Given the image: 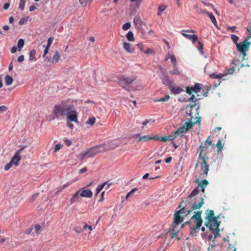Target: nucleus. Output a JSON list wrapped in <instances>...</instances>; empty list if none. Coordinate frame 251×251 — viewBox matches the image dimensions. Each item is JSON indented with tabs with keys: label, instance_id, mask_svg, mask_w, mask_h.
Returning <instances> with one entry per match:
<instances>
[{
	"label": "nucleus",
	"instance_id": "obj_58",
	"mask_svg": "<svg viewBox=\"0 0 251 251\" xmlns=\"http://www.w3.org/2000/svg\"><path fill=\"white\" fill-rule=\"evenodd\" d=\"M197 100L196 99L195 96L194 95H192L191 97L188 99V101H196Z\"/></svg>",
	"mask_w": 251,
	"mask_h": 251
},
{
	"label": "nucleus",
	"instance_id": "obj_17",
	"mask_svg": "<svg viewBox=\"0 0 251 251\" xmlns=\"http://www.w3.org/2000/svg\"><path fill=\"white\" fill-rule=\"evenodd\" d=\"M124 48L127 52L132 53L134 51V48L132 45L126 42L124 43Z\"/></svg>",
	"mask_w": 251,
	"mask_h": 251
},
{
	"label": "nucleus",
	"instance_id": "obj_8",
	"mask_svg": "<svg viewBox=\"0 0 251 251\" xmlns=\"http://www.w3.org/2000/svg\"><path fill=\"white\" fill-rule=\"evenodd\" d=\"M196 106V104L194 105H192L190 106L191 109L190 111L188 110L186 112V114L188 115L189 116H190V119H188L189 122H185L183 125L185 126L186 129L188 130V131L191 129L193 126L195 124H200L201 123V118L199 116H197L196 117V119H197L196 121H192L191 120L193 118V117L192 116V113L191 112L192 109L193 108Z\"/></svg>",
	"mask_w": 251,
	"mask_h": 251
},
{
	"label": "nucleus",
	"instance_id": "obj_4",
	"mask_svg": "<svg viewBox=\"0 0 251 251\" xmlns=\"http://www.w3.org/2000/svg\"><path fill=\"white\" fill-rule=\"evenodd\" d=\"M201 211L195 212L194 215L191 218L190 220L184 223V225L189 226L191 228L190 233L193 236L199 231L200 227L201 226L202 223V220L201 218Z\"/></svg>",
	"mask_w": 251,
	"mask_h": 251
},
{
	"label": "nucleus",
	"instance_id": "obj_60",
	"mask_svg": "<svg viewBox=\"0 0 251 251\" xmlns=\"http://www.w3.org/2000/svg\"><path fill=\"white\" fill-rule=\"evenodd\" d=\"M235 69L234 67L230 68L228 69L227 73L229 74H232L234 72Z\"/></svg>",
	"mask_w": 251,
	"mask_h": 251
},
{
	"label": "nucleus",
	"instance_id": "obj_13",
	"mask_svg": "<svg viewBox=\"0 0 251 251\" xmlns=\"http://www.w3.org/2000/svg\"><path fill=\"white\" fill-rule=\"evenodd\" d=\"M181 33L184 37H185L186 39L192 41L193 43H195L198 40V36L196 35L186 34L185 33V32H181Z\"/></svg>",
	"mask_w": 251,
	"mask_h": 251
},
{
	"label": "nucleus",
	"instance_id": "obj_35",
	"mask_svg": "<svg viewBox=\"0 0 251 251\" xmlns=\"http://www.w3.org/2000/svg\"><path fill=\"white\" fill-rule=\"evenodd\" d=\"M198 45L197 46L198 50L201 52V54H203L204 52L203 51V44H202L201 42L200 41H199L198 42Z\"/></svg>",
	"mask_w": 251,
	"mask_h": 251
},
{
	"label": "nucleus",
	"instance_id": "obj_28",
	"mask_svg": "<svg viewBox=\"0 0 251 251\" xmlns=\"http://www.w3.org/2000/svg\"><path fill=\"white\" fill-rule=\"evenodd\" d=\"M126 38L129 41H133L134 37L133 32L131 31H128L126 34Z\"/></svg>",
	"mask_w": 251,
	"mask_h": 251
},
{
	"label": "nucleus",
	"instance_id": "obj_61",
	"mask_svg": "<svg viewBox=\"0 0 251 251\" xmlns=\"http://www.w3.org/2000/svg\"><path fill=\"white\" fill-rule=\"evenodd\" d=\"M10 6V3L9 2L5 3L3 6V9L4 10H7Z\"/></svg>",
	"mask_w": 251,
	"mask_h": 251
},
{
	"label": "nucleus",
	"instance_id": "obj_63",
	"mask_svg": "<svg viewBox=\"0 0 251 251\" xmlns=\"http://www.w3.org/2000/svg\"><path fill=\"white\" fill-rule=\"evenodd\" d=\"M104 192H102L101 193V195H100V198L99 200V202H101L103 201V197H104Z\"/></svg>",
	"mask_w": 251,
	"mask_h": 251
},
{
	"label": "nucleus",
	"instance_id": "obj_54",
	"mask_svg": "<svg viewBox=\"0 0 251 251\" xmlns=\"http://www.w3.org/2000/svg\"><path fill=\"white\" fill-rule=\"evenodd\" d=\"M7 109V107L4 105L0 106V113L6 111Z\"/></svg>",
	"mask_w": 251,
	"mask_h": 251
},
{
	"label": "nucleus",
	"instance_id": "obj_33",
	"mask_svg": "<svg viewBox=\"0 0 251 251\" xmlns=\"http://www.w3.org/2000/svg\"><path fill=\"white\" fill-rule=\"evenodd\" d=\"M151 139V136H150L148 135H144L142 137H139V138L137 139L138 142L141 141L142 139H143L145 141H148Z\"/></svg>",
	"mask_w": 251,
	"mask_h": 251
},
{
	"label": "nucleus",
	"instance_id": "obj_22",
	"mask_svg": "<svg viewBox=\"0 0 251 251\" xmlns=\"http://www.w3.org/2000/svg\"><path fill=\"white\" fill-rule=\"evenodd\" d=\"M205 14L207 15V16L210 19L212 23L215 26H217V21H216V19L215 16L212 14V13L209 12L208 11H206L205 12Z\"/></svg>",
	"mask_w": 251,
	"mask_h": 251
},
{
	"label": "nucleus",
	"instance_id": "obj_14",
	"mask_svg": "<svg viewBox=\"0 0 251 251\" xmlns=\"http://www.w3.org/2000/svg\"><path fill=\"white\" fill-rule=\"evenodd\" d=\"M187 131H188V130L186 129L185 126L183 125L182 126L178 128L177 130L175 132L174 137H176L177 135L181 136L183 135L184 133Z\"/></svg>",
	"mask_w": 251,
	"mask_h": 251
},
{
	"label": "nucleus",
	"instance_id": "obj_42",
	"mask_svg": "<svg viewBox=\"0 0 251 251\" xmlns=\"http://www.w3.org/2000/svg\"><path fill=\"white\" fill-rule=\"evenodd\" d=\"M53 37H50L48 38V43H47V45H46V47H47V48H49L50 47V46L52 41H53Z\"/></svg>",
	"mask_w": 251,
	"mask_h": 251
},
{
	"label": "nucleus",
	"instance_id": "obj_29",
	"mask_svg": "<svg viewBox=\"0 0 251 251\" xmlns=\"http://www.w3.org/2000/svg\"><path fill=\"white\" fill-rule=\"evenodd\" d=\"M25 44L24 40L23 39H20L18 41V49L19 51H21L23 48Z\"/></svg>",
	"mask_w": 251,
	"mask_h": 251
},
{
	"label": "nucleus",
	"instance_id": "obj_10",
	"mask_svg": "<svg viewBox=\"0 0 251 251\" xmlns=\"http://www.w3.org/2000/svg\"><path fill=\"white\" fill-rule=\"evenodd\" d=\"M159 78L162 80V83L168 86V88L171 87L174 84L173 80L170 78L167 73L163 75H160Z\"/></svg>",
	"mask_w": 251,
	"mask_h": 251
},
{
	"label": "nucleus",
	"instance_id": "obj_21",
	"mask_svg": "<svg viewBox=\"0 0 251 251\" xmlns=\"http://www.w3.org/2000/svg\"><path fill=\"white\" fill-rule=\"evenodd\" d=\"M208 184V181L206 179H203L201 181L198 182V186L201 188V191L203 193L204 192V188Z\"/></svg>",
	"mask_w": 251,
	"mask_h": 251
},
{
	"label": "nucleus",
	"instance_id": "obj_55",
	"mask_svg": "<svg viewBox=\"0 0 251 251\" xmlns=\"http://www.w3.org/2000/svg\"><path fill=\"white\" fill-rule=\"evenodd\" d=\"M166 8V7L165 5H160L158 7V10L162 12L165 10Z\"/></svg>",
	"mask_w": 251,
	"mask_h": 251
},
{
	"label": "nucleus",
	"instance_id": "obj_39",
	"mask_svg": "<svg viewBox=\"0 0 251 251\" xmlns=\"http://www.w3.org/2000/svg\"><path fill=\"white\" fill-rule=\"evenodd\" d=\"M25 0H20L19 3V8L21 11H23L24 9L25 5Z\"/></svg>",
	"mask_w": 251,
	"mask_h": 251
},
{
	"label": "nucleus",
	"instance_id": "obj_46",
	"mask_svg": "<svg viewBox=\"0 0 251 251\" xmlns=\"http://www.w3.org/2000/svg\"><path fill=\"white\" fill-rule=\"evenodd\" d=\"M27 21V18H22L20 20V21L19 22V24L20 25H23Z\"/></svg>",
	"mask_w": 251,
	"mask_h": 251
},
{
	"label": "nucleus",
	"instance_id": "obj_7",
	"mask_svg": "<svg viewBox=\"0 0 251 251\" xmlns=\"http://www.w3.org/2000/svg\"><path fill=\"white\" fill-rule=\"evenodd\" d=\"M103 151H104L103 146L100 145L90 149L87 151L81 153L80 155L82 158H84L86 156L91 157Z\"/></svg>",
	"mask_w": 251,
	"mask_h": 251
},
{
	"label": "nucleus",
	"instance_id": "obj_1",
	"mask_svg": "<svg viewBox=\"0 0 251 251\" xmlns=\"http://www.w3.org/2000/svg\"><path fill=\"white\" fill-rule=\"evenodd\" d=\"M66 116L67 121L78 123L77 112L74 105L66 101H62L60 103L54 105L52 117V120L56 119L61 120Z\"/></svg>",
	"mask_w": 251,
	"mask_h": 251
},
{
	"label": "nucleus",
	"instance_id": "obj_52",
	"mask_svg": "<svg viewBox=\"0 0 251 251\" xmlns=\"http://www.w3.org/2000/svg\"><path fill=\"white\" fill-rule=\"evenodd\" d=\"M159 71H160V72L161 73L160 75H163V74H164L166 73V69H164L161 66H159Z\"/></svg>",
	"mask_w": 251,
	"mask_h": 251
},
{
	"label": "nucleus",
	"instance_id": "obj_30",
	"mask_svg": "<svg viewBox=\"0 0 251 251\" xmlns=\"http://www.w3.org/2000/svg\"><path fill=\"white\" fill-rule=\"evenodd\" d=\"M138 190L137 187H134L131 191H130L126 196V199L128 200V199Z\"/></svg>",
	"mask_w": 251,
	"mask_h": 251
},
{
	"label": "nucleus",
	"instance_id": "obj_27",
	"mask_svg": "<svg viewBox=\"0 0 251 251\" xmlns=\"http://www.w3.org/2000/svg\"><path fill=\"white\" fill-rule=\"evenodd\" d=\"M170 74L172 75H178L180 74L176 66H174V69L170 71Z\"/></svg>",
	"mask_w": 251,
	"mask_h": 251
},
{
	"label": "nucleus",
	"instance_id": "obj_45",
	"mask_svg": "<svg viewBox=\"0 0 251 251\" xmlns=\"http://www.w3.org/2000/svg\"><path fill=\"white\" fill-rule=\"evenodd\" d=\"M170 99V96L169 95H166L165 97L159 99L157 101H166Z\"/></svg>",
	"mask_w": 251,
	"mask_h": 251
},
{
	"label": "nucleus",
	"instance_id": "obj_56",
	"mask_svg": "<svg viewBox=\"0 0 251 251\" xmlns=\"http://www.w3.org/2000/svg\"><path fill=\"white\" fill-rule=\"evenodd\" d=\"M24 55H21L20 56H19L18 58V59H17V61L18 62H22L24 61Z\"/></svg>",
	"mask_w": 251,
	"mask_h": 251
},
{
	"label": "nucleus",
	"instance_id": "obj_26",
	"mask_svg": "<svg viewBox=\"0 0 251 251\" xmlns=\"http://www.w3.org/2000/svg\"><path fill=\"white\" fill-rule=\"evenodd\" d=\"M93 0H79L80 4L82 6H85L87 4H90Z\"/></svg>",
	"mask_w": 251,
	"mask_h": 251
},
{
	"label": "nucleus",
	"instance_id": "obj_12",
	"mask_svg": "<svg viewBox=\"0 0 251 251\" xmlns=\"http://www.w3.org/2000/svg\"><path fill=\"white\" fill-rule=\"evenodd\" d=\"M169 88L171 92L174 95L179 94L184 91V90L182 88L179 86H174L173 85Z\"/></svg>",
	"mask_w": 251,
	"mask_h": 251
},
{
	"label": "nucleus",
	"instance_id": "obj_38",
	"mask_svg": "<svg viewBox=\"0 0 251 251\" xmlns=\"http://www.w3.org/2000/svg\"><path fill=\"white\" fill-rule=\"evenodd\" d=\"M201 2L204 5L207 6H210L212 8V9H213L214 10H215L214 7V5L212 3L208 2L206 0H201Z\"/></svg>",
	"mask_w": 251,
	"mask_h": 251
},
{
	"label": "nucleus",
	"instance_id": "obj_50",
	"mask_svg": "<svg viewBox=\"0 0 251 251\" xmlns=\"http://www.w3.org/2000/svg\"><path fill=\"white\" fill-rule=\"evenodd\" d=\"M216 146L219 149V151H221L223 149V146L222 145V143L220 140H219L218 141V142L217 143Z\"/></svg>",
	"mask_w": 251,
	"mask_h": 251
},
{
	"label": "nucleus",
	"instance_id": "obj_64",
	"mask_svg": "<svg viewBox=\"0 0 251 251\" xmlns=\"http://www.w3.org/2000/svg\"><path fill=\"white\" fill-rule=\"evenodd\" d=\"M144 52H145V53L150 54V53H151L152 52V50H151L149 48H147L146 50L144 51Z\"/></svg>",
	"mask_w": 251,
	"mask_h": 251
},
{
	"label": "nucleus",
	"instance_id": "obj_16",
	"mask_svg": "<svg viewBox=\"0 0 251 251\" xmlns=\"http://www.w3.org/2000/svg\"><path fill=\"white\" fill-rule=\"evenodd\" d=\"M21 156L20 154H18V153H15L14 156L11 158L10 161L12 162L13 164L17 166L19 165V161L21 160Z\"/></svg>",
	"mask_w": 251,
	"mask_h": 251
},
{
	"label": "nucleus",
	"instance_id": "obj_43",
	"mask_svg": "<svg viewBox=\"0 0 251 251\" xmlns=\"http://www.w3.org/2000/svg\"><path fill=\"white\" fill-rule=\"evenodd\" d=\"M12 164V162L10 161V162L5 166L4 170L5 171L9 170L11 168Z\"/></svg>",
	"mask_w": 251,
	"mask_h": 251
},
{
	"label": "nucleus",
	"instance_id": "obj_36",
	"mask_svg": "<svg viewBox=\"0 0 251 251\" xmlns=\"http://www.w3.org/2000/svg\"><path fill=\"white\" fill-rule=\"evenodd\" d=\"M96 121V119L94 117H91L88 119L86 124L87 125H93L94 124Z\"/></svg>",
	"mask_w": 251,
	"mask_h": 251
},
{
	"label": "nucleus",
	"instance_id": "obj_41",
	"mask_svg": "<svg viewBox=\"0 0 251 251\" xmlns=\"http://www.w3.org/2000/svg\"><path fill=\"white\" fill-rule=\"evenodd\" d=\"M131 25L129 22L124 24L122 26L123 30H126L130 27Z\"/></svg>",
	"mask_w": 251,
	"mask_h": 251
},
{
	"label": "nucleus",
	"instance_id": "obj_19",
	"mask_svg": "<svg viewBox=\"0 0 251 251\" xmlns=\"http://www.w3.org/2000/svg\"><path fill=\"white\" fill-rule=\"evenodd\" d=\"M80 190L76 191L70 200V203L72 204L75 202L79 201L80 196Z\"/></svg>",
	"mask_w": 251,
	"mask_h": 251
},
{
	"label": "nucleus",
	"instance_id": "obj_44",
	"mask_svg": "<svg viewBox=\"0 0 251 251\" xmlns=\"http://www.w3.org/2000/svg\"><path fill=\"white\" fill-rule=\"evenodd\" d=\"M203 236L205 237L208 241H211L212 239L213 235L212 234L208 235L207 232L203 234Z\"/></svg>",
	"mask_w": 251,
	"mask_h": 251
},
{
	"label": "nucleus",
	"instance_id": "obj_59",
	"mask_svg": "<svg viewBox=\"0 0 251 251\" xmlns=\"http://www.w3.org/2000/svg\"><path fill=\"white\" fill-rule=\"evenodd\" d=\"M32 230H33L32 227H29L25 231V233L26 234H29L31 232Z\"/></svg>",
	"mask_w": 251,
	"mask_h": 251
},
{
	"label": "nucleus",
	"instance_id": "obj_23",
	"mask_svg": "<svg viewBox=\"0 0 251 251\" xmlns=\"http://www.w3.org/2000/svg\"><path fill=\"white\" fill-rule=\"evenodd\" d=\"M199 192V189L198 187H196L192 191V192L190 193V194L188 197V200L189 199H192V198L194 197L195 196L197 195Z\"/></svg>",
	"mask_w": 251,
	"mask_h": 251
},
{
	"label": "nucleus",
	"instance_id": "obj_5",
	"mask_svg": "<svg viewBox=\"0 0 251 251\" xmlns=\"http://www.w3.org/2000/svg\"><path fill=\"white\" fill-rule=\"evenodd\" d=\"M136 79L134 75H121L117 77L118 84L124 89L130 91V84Z\"/></svg>",
	"mask_w": 251,
	"mask_h": 251
},
{
	"label": "nucleus",
	"instance_id": "obj_49",
	"mask_svg": "<svg viewBox=\"0 0 251 251\" xmlns=\"http://www.w3.org/2000/svg\"><path fill=\"white\" fill-rule=\"evenodd\" d=\"M137 46L138 49L142 52H144V50L143 49L144 46L142 43H139L137 44Z\"/></svg>",
	"mask_w": 251,
	"mask_h": 251
},
{
	"label": "nucleus",
	"instance_id": "obj_11",
	"mask_svg": "<svg viewBox=\"0 0 251 251\" xmlns=\"http://www.w3.org/2000/svg\"><path fill=\"white\" fill-rule=\"evenodd\" d=\"M201 84L196 83L195 84L194 86L187 87L186 92L189 95H191L192 94V92L197 93L198 92L200 91L201 88Z\"/></svg>",
	"mask_w": 251,
	"mask_h": 251
},
{
	"label": "nucleus",
	"instance_id": "obj_51",
	"mask_svg": "<svg viewBox=\"0 0 251 251\" xmlns=\"http://www.w3.org/2000/svg\"><path fill=\"white\" fill-rule=\"evenodd\" d=\"M195 8L197 12L199 14L205 13V12H204L202 9H200L197 5L195 6Z\"/></svg>",
	"mask_w": 251,
	"mask_h": 251
},
{
	"label": "nucleus",
	"instance_id": "obj_47",
	"mask_svg": "<svg viewBox=\"0 0 251 251\" xmlns=\"http://www.w3.org/2000/svg\"><path fill=\"white\" fill-rule=\"evenodd\" d=\"M62 147V145L60 144H56L54 146V152H56L57 151L59 150Z\"/></svg>",
	"mask_w": 251,
	"mask_h": 251
},
{
	"label": "nucleus",
	"instance_id": "obj_37",
	"mask_svg": "<svg viewBox=\"0 0 251 251\" xmlns=\"http://www.w3.org/2000/svg\"><path fill=\"white\" fill-rule=\"evenodd\" d=\"M168 58L171 59V62L174 64V66H176V60L175 55H171L169 57L166 58V60H167Z\"/></svg>",
	"mask_w": 251,
	"mask_h": 251
},
{
	"label": "nucleus",
	"instance_id": "obj_3",
	"mask_svg": "<svg viewBox=\"0 0 251 251\" xmlns=\"http://www.w3.org/2000/svg\"><path fill=\"white\" fill-rule=\"evenodd\" d=\"M205 226L214 235V239L220 236L219 226L220 222H218V217L214 216V211L211 210H206L205 211Z\"/></svg>",
	"mask_w": 251,
	"mask_h": 251
},
{
	"label": "nucleus",
	"instance_id": "obj_32",
	"mask_svg": "<svg viewBox=\"0 0 251 251\" xmlns=\"http://www.w3.org/2000/svg\"><path fill=\"white\" fill-rule=\"evenodd\" d=\"M166 234L167 235L170 236L171 238H173L176 235L177 231L175 229H173L172 231H169L167 232Z\"/></svg>",
	"mask_w": 251,
	"mask_h": 251
},
{
	"label": "nucleus",
	"instance_id": "obj_9",
	"mask_svg": "<svg viewBox=\"0 0 251 251\" xmlns=\"http://www.w3.org/2000/svg\"><path fill=\"white\" fill-rule=\"evenodd\" d=\"M251 45V42L249 41V38H247L243 41L236 44V47L239 52L248 51Z\"/></svg>",
	"mask_w": 251,
	"mask_h": 251
},
{
	"label": "nucleus",
	"instance_id": "obj_62",
	"mask_svg": "<svg viewBox=\"0 0 251 251\" xmlns=\"http://www.w3.org/2000/svg\"><path fill=\"white\" fill-rule=\"evenodd\" d=\"M48 50H49V48H47V47H45V49L44 50V53H43V57L44 58H45L46 57V54L48 53Z\"/></svg>",
	"mask_w": 251,
	"mask_h": 251
},
{
	"label": "nucleus",
	"instance_id": "obj_53",
	"mask_svg": "<svg viewBox=\"0 0 251 251\" xmlns=\"http://www.w3.org/2000/svg\"><path fill=\"white\" fill-rule=\"evenodd\" d=\"M64 143H65V145L66 146H67L68 147L71 146L72 144V142L70 140L67 139L64 140Z\"/></svg>",
	"mask_w": 251,
	"mask_h": 251
},
{
	"label": "nucleus",
	"instance_id": "obj_57",
	"mask_svg": "<svg viewBox=\"0 0 251 251\" xmlns=\"http://www.w3.org/2000/svg\"><path fill=\"white\" fill-rule=\"evenodd\" d=\"M168 138L166 136L159 137V141H161L163 142H166L168 140Z\"/></svg>",
	"mask_w": 251,
	"mask_h": 251
},
{
	"label": "nucleus",
	"instance_id": "obj_24",
	"mask_svg": "<svg viewBox=\"0 0 251 251\" xmlns=\"http://www.w3.org/2000/svg\"><path fill=\"white\" fill-rule=\"evenodd\" d=\"M4 80L5 84L7 86H9L11 85L13 81L12 77L7 75L4 77Z\"/></svg>",
	"mask_w": 251,
	"mask_h": 251
},
{
	"label": "nucleus",
	"instance_id": "obj_34",
	"mask_svg": "<svg viewBox=\"0 0 251 251\" xmlns=\"http://www.w3.org/2000/svg\"><path fill=\"white\" fill-rule=\"evenodd\" d=\"M106 183V182H103L101 184H100L97 188H96V191H97V194H99L101 190L105 187Z\"/></svg>",
	"mask_w": 251,
	"mask_h": 251
},
{
	"label": "nucleus",
	"instance_id": "obj_6",
	"mask_svg": "<svg viewBox=\"0 0 251 251\" xmlns=\"http://www.w3.org/2000/svg\"><path fill=\"white\" fill-rule=\"evenodd\" d=\"M206 143L204 144H201L199 146V149L200 150V153L199 158L202 160V162L201 163V170L203 172V174L207 176L208 172L209 171V165L206 163V160L208 159V157L206 155V154L203 155L202 152L204 151V149L205 147Z\"/></svg>",
	"mask_w": 251,
	"mask_h": 251
},
{
	"label": "nucleus",
	"instance_id": "obj_18",
	"mask_svg": "<svg viewBox=\"0 0 251 251\" xmlns=\"http://www.w3.org/2000/svg\"><path fill=\"white\" fill-rule=\"evenodd\" d=\"M133 22L136 27L138 28H140L142 25V22L138 15L134 17Z\"/></svg>",
	"mask_w": 251,
	"mask_h": 251
},
{
	"label": "nucleus",
	"instance_id": "obj_31",
	"mask_svg": "<svg viewBox=\"0 0 251 251\" xmlns=\"http://www.w3.org/2000/svg\"><path fill=\"white\" fill-rule=\"evenodd\" d=\"M224 76L222 74H217L216 73H212L209 75V77L211 78H221Z\"/></svg>",
	"mask_w": 251,
	"mask_h": 251
},
{
	"label": "nucleus",
	"instance_id": "obj_15",
	"mask_svg": "<svg viewBox=\"0 0 251 251\" xmlns=\"http://www.w3.org/2000/svg\"><path fill=\"white\" fill-rule=\"evenodd\" d=\"M93 195L92 191L89 189H83L81 193H80V196L85 198H91Z\"/></svg>",
	"mask_w": 251,
	"mask_h": 251
},
{
	"label": "nucleus",
	"instance_id": "obj_20",
	"mask_svg": "<svg viewBox=\"0 0 251 251\" xmlns=\"http://www.w3.org/2000/svg\"><path fill=\"white\" fill-rule=\"evenodd\" d=\"M60 58V53L59 51H56L51 58V63L55 64L57 63Z\"/></svg>",
	"mask_w": 251,
	"mask_h": 251
},
{
	"label": "nucleus",
	"instance_id": "obj_40",
	"mask_svg": "<svg viewBox=\"0 0 251 251\" xmlns=\"http://www.w3.org/2000/svg\"><path fill=\"white\" fill-rule=\"evenodd\" d=\"M231 39H232L233 42L236 45V44H238L237 43V42L239 40V37L237 36L234 35V34H231Z\"/></svg>",
	"mask_w": 251,
	"mask_h": 251
},
{
	"label": "nucleus",
	"instance_id": "obj_25",
	"mask_svg": "<svg viewBox=\"0 0 251 251\" xmlns=\"http://www.w3.org/2000/svg\"><path fill=\"white\" fill-rule=\"evenodd\" d=\"M35 54H36V50L34 49L32 50L30 52H29V60L30 61H32V60H36V59L35 57Z\"/></svg>",
	"mask_w": 251,
	"mask_h": 251
},
{
	"label": "nucleus",
	"instance_id": "obj_48",
	"mask_svg": "<svg viewBox=\"0 0 251 251\" xmlns=\"http://www.w3.org/2000/svg\"><path fill=\"white\" fill-rule=\"evenodd\" d=\"M70 183H67L66 184H65L64 185H63L62 186V187L60 188V190H58L57 191H56V193L58 194L59 192H61L63 189H64V188H66L67 187H68L69 185H70Z\"/></svg>",
	"mask_w": 251,
	"mask_h": 251
},
{
	"label": "nucleus",
	"instance_id": "obj_2",
	"mask_svg": "<svg viewBox=\"0 0 251 251\" xmlns=\"http://www.w3.org/2000/svg\"><path fill=\"white\" fill-rule=\"evenodd\" d=\"M191 199L188 200V197L185 201H182L179 204L178 208L180 209L176 212L174 215V221L173 223V227L175 228L176 226L183 222V217L181 216V214H184L187 216L193 210L200 209L204 204V199L201 198V201L197 203L196 201L191 203Z\"/></svg>",
	"mask_w": 251,
	"mask_h": 251
}]
</instances>
